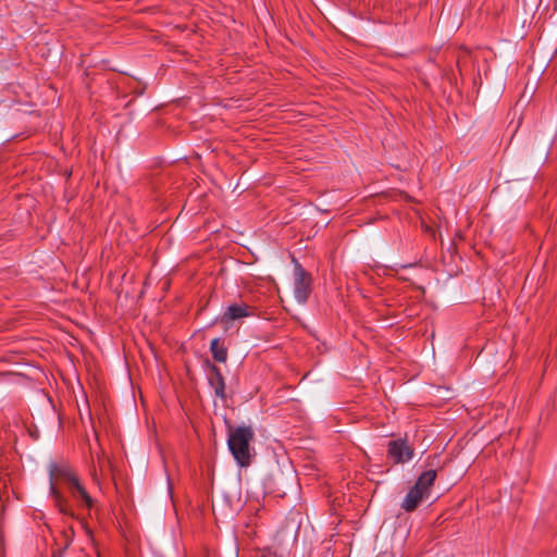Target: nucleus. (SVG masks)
<instances>
[{
  "mask_svg": "<svg viewBox=\"0 0 557 557\" xmlns=\"http://www.w3.org/2000/svg\"><path fill=\"white\" fill-rule=\"evenodd\" d=\"M255 438V432L251 426H237L230 429L227 446L240 467H248L251 463L250 443Z\"/></svg>",
  "mask_w": 557,
  "mask_h": 557,
  "instance_id": "obj_1",
  "label": "nucleus"
},
{
  "mask_svg": "<svg viewBox=\"0 0 557 557\" xmlns=\"http://www.w3.org/2000/svg\"><path fill=\"white\" fill-rule=\"evenodd\" d=\"M49 478H50V494L53 498L54 505L59 510L65 515H72L67 507L65 498L62 496L60 491L57 488L54 481L62 480L69 485L73 480L77 479V475L73 472L70 466L65 463H50L49 465Z\"/></svg>",
  "mask_w": 557,
  "mask_h": 557,
  "instance_id": "obj_2",
  "label": "nucleus"
},
{
  "mask_svg": "<svg viewBox=\"0 0 557 557\" xmlns=\"http://www.w3.org/2000/svg\"><path fill=\"white\" fill-rule=\"evenodd\" d=\"M294 269V297L298 304L305 305L311 294V275L302 268V265L293 259Z\"/></svg>",
  "mask_w": 557,
  "mask_h": 557,
  "instance_id": "obj_3",
  "label": "nucleus"
},
{
  "mask_svg": "<svg viewBox=\"0 0 557 557\" xmlns=\"http://www.w3.org/2000/svg\"><path fill=\"white\" fill-rule=\"evenodd\" d=\"M387 457L394 463H405L412 459L413 448L403 438L391 441L387 445Z\"/></svg>",
  "mask_w": 557,
  "mask_h": 557,
  "instance_id": "obj_4",
  "label": "nucleus"
},
{
  "mask_svg": "<svg viewBox=\"0 0 557 557\" xmlns=\"http://www.w3.org/2000/svg\"><path fill=\"white\" fill-rule=\"evenodd\" d=\"M206 368L208 370V382L214 389V395L222 400H226L225 381L221 370L210 360H206Z\"/></svg>",
  "mask_w": 557,
  "mask_h": 557,
  "instance_id": "obj_5",
  "label": "nucleus"
},
{
  "mask_svg": "<svg viewBox=\"0 0 557 557\" xmlns=\"http://www.w3.org/2000/svg\"><path fill=\"white\" fill-rule=\"evenodd\" d=\"M256 308L245 302H235L230 305L224 311L221 321L228 323L243 318L255 317Z\"/></svg>",
  "mask_w": 557,
  "mask_h": 557,
  "instance_id": "obj_6",
  "label": "nucleus"
},
{
  "mask_svg": "<svg viewBox=\"0 0 557 557\" xmlns=\"http://www.w3.org/2000/svg\"><path fill=\"white\" fill-rule=\"evenodd\" d=\"M69 491L72 497L77 500L82 506L90 509L94 505V499L81 483L79 479L73 480L69 485Z\"/></svg>",
  "mask_w": 557,
  "mask_h": 557,
  "instance_id": "obj_7",
  "label": "nucleus"
},
{
  "mask_svg": "<svg viewBox=\"0 0 557 557\" xmlns=\"http://www.w3.org/2000/svg\"><path fill=\"white\" fill-rule=\"evenodd\" d=\"M436 476H437L436 470H433V469L426 470L419 475L413 487L417 488L419 492H421L424 496H426L429 498L430 494H431V488L434 485Z\"/></svg>",
  "mask_w": 557,
  "mask_h": 557,
  "instance_id": "obj_8",
  "label": "nucleus"
},
{
  "mask_svg": "<svg viewBox=\"0 0 557 557\" xmlns=\"http://www.w3.org/2000/svg\"><path fill=\"white\" fill-rule=\"evenodd\" d=\"M426 498V496H424L421 492H419L417 488L412 486L405 496L401 503V508L406 512H411L418 508V506L423 499Z\"/></svg>",
  "mask_w": 557,
  "mask_h": 557,
  "instance_id": "obj_9",
  "label": "nucleus"
},
{
  "mask_svg": "<svg viewBox=\"0 0 557 557\" xmlns=\"http://www.w3.org/2000/svg\"><path fill=\"white\" fill-rule=\"evenodd\" d=\"M210 352L216 362L225 363L227 361L228 351L220 338L216 337L211 341Z\"/></svg>",
  "mask_w": 557,
  "mask_h": 557,
  "instance_id": "obj_10",
  "label": "nucleus"
},
{
  "mask_svg": "<svg viewBox=\"0 0 557 557\" xmlns=\"http://www.w3.org/2000/svg\"><path fill=\"white\" fill-rule=\"evenodd\" d=\"M277 557H281V556H277Z\"/></svg>",
  "mask_w": 557,
  "mask_h": 557,
  "instance_id": "obj_11",
  "label": "nucleus"
}]
</instances>
